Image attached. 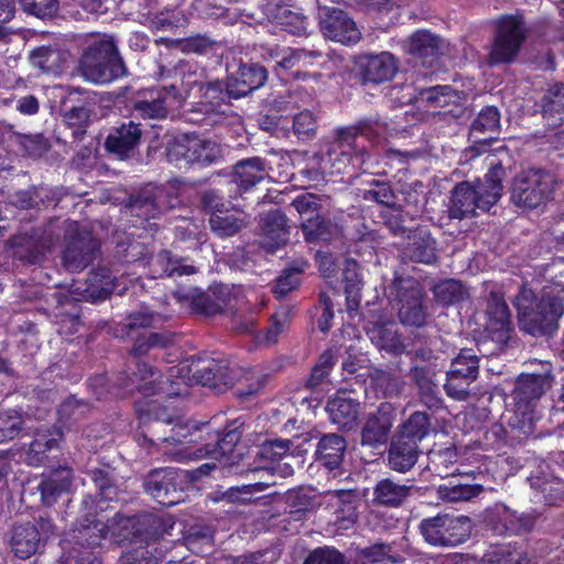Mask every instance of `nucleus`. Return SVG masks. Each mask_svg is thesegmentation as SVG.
I'll list each match as a JSON object with an SVG mask.
<instances>
[{
    "label": "nucleus",
    "mask_w": 564,
    "mask_h": 564,
    "mask_svg": "<svg viewBox=\"0 0 564 564\" xmlns=\"http://www.w3.org/2000/svg\"><path fill=\"white\" fill-rule=\"evenodd\" d=\"M234 425L235 423L220 434L208 423L197 424L177 420L169 433L163 431L162 435L149 437V446H158L160 443L180 444L183 448L172 454L176 462L210 456L221 465L232 468L242 457L238 445L241 433L239 427Z\"/></svg>",
    "instance_id": "obj_1"
},
{
    "label": "nucleus",
    "mask_w": 564,
    "mask_h": 564,
    "mask_svg": "<svg viewBox=\"0 0 564 564\" xmlns=\"http://www.w3.org/2000/svg\"><path fill=\"white\" fill-rule=\"evenodd\" d=\"M520 328L533 336H552L564 314V283L545 284L539 297L522 286L514 299Z\"/></svg>",
    "instance_id": "obj_2"
},
{
    "label": "nucleus",
    "mask_w": 564,
    "mask_h": 564,
    "mask_svg": "<svg viewBox=\"0 0 564 564\" xmlns=\"http://www.w3.org/2000/svg\"><path fill=\"white\" fill-rule=\"evenodd\" d=\"M505 175L503 166L497 163L482 178L457 183L451 191L449 218L462 220L476 217L479 213H489L502 197Z\"/></svg>",
    "instance_id": "obj_3"
},
{
    "label": "nucleus",
    "mask_w": 564,
    "mask_h": 564,
    "mask_svg": "<svg viewBox=\"0 0 564 564\" xmlns=\"http://www.w3.org/2000/svg\"><path fill=\"white\" fill-rule=\"evenodd\" d=\"M76 226L75 221L56 218L50 220L44 228L33 229L31 234L17 235L9 241L12 256L28 263H37L57 243L62 235L67 240Z\"/></svg>",
    "instance_id": "obj_4"
},
{
    "label": "nucleus",
    "mask_w": 564,
    "mask_h": 564,
    "mask_svg": "<svg viewBox=\"0 0 564 564\" xmlns=\"http://www.w3.org/2000/svg\"><path fill=\"white\" fill-rule=\"evenodd\" d=\"M82 75L95 84H107L126 74L113 39L104 36L94 41L84 51L79 63Z\"/></svg>",
    "instance_id": "obj_5"
},
{
    "label": "nucleus",
    "mask_w": 564,
    "mask_h": 564,
    "mask_svg": "<svg viewBox=\"0 0 564 564\" xmlns=\"http://www.w3.org/2000/svg\"><path fill=\"white\" fill-rule=\"evenodd\" d=\"M137 370L131 375H124L120 378V387L127 392L138 390L144 395L162 394L166 398L180 397L187 393V387L184 381H174L172 378L178 377L183 369L178 367L170 368V375L162 378L156 370L143 361H138Z\"/></svg>",
    "instance_id": "obj_6"
},
{
    "label": "nucleus",
    "mask_w": 564,
    "mask_h": 564,
    "mask_svg": "<svg viewBox=\"0 0 564 564\" xmlns=\"http://www.w3.org/2000/svg\"><path fill=\"white\" fill-rule=\"evenodd\" d=\"M556 180L553 174L541 169L520 172L511 185V202L529 209L538 208L552 199Z\"/></svg>",
    "instance_id": "obj_7"
},
{
    "label": "nucleus",
    "mask_w": 564,
    "mask_h": 564,
    "mask_svg": "<svg viewBox=\"0 0 564 564\" xmlns=\"http://www.w3.org/2000/svg\"><path fill=\"white\" fill-rule=\"evenodd\" d=\"M419 528L426 543L440 547H455L466 542L471 533V522L468 517L447 513L425 518Z\"/></svg>",
    "instance_id": "obj_8"
},
{
    "label": "nucleus",
    "mask_w": 564,
    "mask_h": 564,
    "mask_svg": "<svg viewBox=\"0 0 564 564\" xmlns=\"http://www.w3.org/2000/svg\"><path fill=\"white\" fill-rule=\"evenodd\" d=\"M183 182L178 178L169 181L165 185L149 184L131 195L124 205L126 212L133 217L144 220L159 216L162 209V198H167L166 205L174 207L178 203V191Z\"/></svg>",
    "instance_id": "obj_9"
},
{
    "label": "nucleus",
    "mask_w": 564,
    "mask_h": 564,
    "mask_svg": "<svg viewBox=\"0 0 564 564\" xmlns=\"http://www.w3.org/2000/svg\"><path fill=\"white\" fill-rule=\"evenodd\" d=\"M395 294L398 318L406 326L422 327L427 317L425 293L412 278H397L391 285Z\"/></svg>",
    "instance_id": "obj_10"
},
{
    "label": "nucleus",
    "mask_w": 564,
    "mask_h": 564,
    "mask_svg": "<svg viewBox=\"0 0 564 564\" xmlns=\"http://www.w3.org/2000/svg\"><path fill=\"white\" fill-rule=\"evenodd\" d=\"M479 357L471 348H463L452 359L446 372L444 391L455 401H466L471 394V384L479 376Z\"/></svg>",
    "instance_id": "obj_11"
},
{
    "label": "nucleus",
    "mask_w": 564,
    "mask_h": 564,
    "mask_svg": "<svg viewBox=\"0 0 564 564\" xmlns=\"http://www.w3.org/2000/svg\"><path fill=\"white\" fill-rule=\"evenodd\" d=\"M540 372L521 373L514 384L513 400L517 411L523 416L529 415V430L524 433L533 432V415L531 409L541 399V397L552 387L553 375L549 362L541 364Z\"/></svg>",
    "instance_id": "obj_12"
},
{
    "label": "nucleus",
    "mask_w": 564,
    "mask_h": 564,
    "mask_svg": "<svg viewBox=\"0 0 564 564\" xmlns=\"http://www.w3.org/2000/svg\"><path fill=\"white\" fill-rule=\"evenodd\" d=\"M496 29L490 61L491 63L510 62L518 54L525 39L523 19L519 14L503 15L497 20Z\"/></svg>",
    "instance_id": "obj_13"
},
{
    "label": "nucleus",
    "mask_w": 564,
    "mask_h": 564,
    "mask_svg": "<svg viewBox=\"0 0 564 564\" xmlns=\"http://www.w3.org/2000/svg\"><path fill=\"white\" fill-rule=\"evenodd\" d=\"M99 247V241L91 232L77 225L65 242L63 265L69 272L83 271L95 260Z\"/></svg>",
    "instance_id": "obj_14"
},
{
    "label": "nucleus",
    "mask_w": 564,
    "mask_h": 564,
    "mask_svg": "<svg viewBox=\"0 0 564 564\" xmlns=\"http://www.w3.org/2000/svg\"><path fill=\"white\" fill-rule=\"evenodd\" d=\"M145 491L160 505L171 507L182 500V480L172 467L151 470L143 482Z\"/></svg>",
    "instance_id": "obj_15"
},
{
    "label": "nucleus",
    "mask_w": 564,
    "mask_h": 564,
    "mask_svg": "<svg viewBox=\"0 0 564 564\" xmlns=\"http://www.w3.org/2000/svg\"><path fill=\"white\" fill-rule=\"evenodd\" d=\"M229 97L232 95L228 94V88L225 91L219 83H203V90L196 93L198 101L188 109L186 120L193 123H214V117L225 112L223 106Z\"/></svg>",
    "instance_id": "obj_16"
},
{
    "label": "nucleus",
    "mask_w": 564,
    "mask_h": 564,
    "mask_svg": "<svg viewBox=\"0 0 564 564\" xmlns=\"http://www.w3.org/2000/svg\"><path fill=\"white\" fill-rule=\"evenodd\" d=\"M87 475L94 482L97 490L96 496L98 497V500L91 495L85 496L83 498L82 506L85 510L89 511V514H91V511L106 510L108 507H102V502H112L119 500L121 489L119 485V478L115 469L110 468L109 466L101 468L95 467L87 470Z\"/></svg>",
    "instance_id": "obj_17"
},
{
    "label": "nucleus",
    "mask_w": 564,
    "mask_h": 564,
    "mask_svg": "<svg viewBox=\"0 0 564 564\" xmlns=\"http://www.w3.org/2000/svg\"><path fill=\"white\" fill-rule=\"evenodd\" d=\"M438 365L413 364L409 370V377L416 389L419 401L429 410L437 411L444 408L441 395L437 375Z\"/></svg>",
    "instance_id": "obj_18"
},
{
    "label": "nucleus",
    "mask_w": 564,
    "mask_h": 564,
    "mask_svg": "<svg viewBox=\"0 0 564 564\" xmlns=\"http://www.w3.org/2000/svg\"><path fill=\"white\" fill-rule=\"evenodd\" d=\"M165 155L180 169L193 163L209 165L219 159L220 147L218 143H167Z\"/></svg>",
    "instance_id": "obj_19"
},
{
    "label": "nucleus",
    "mask_w": 564,
    "mask_h": 564,
    "mask_svg": "<svg viewBox=\"0 0 564 564\" xmlns=\"http://www.w3.org/2000/svg\"><path fill=\"white\" fill-rule=\"evenodd\" d=\"M319 25L325 37L343 44H356L361 36L354 20L339 9H325Z\"/></svg>",
    "instance_id": "obj_20"
},
{
    "label": "nucleus",
    "mask_w": 564,
    "mask_h": 564,
    "mask_svg": "<svg viewBox=\"0 0 564 564\" xmlns=\"http://www.w3.org/2000/svg\"><path fill=\"white\" fill-rule=\"evenodd\" d=\"M486 313L488 316L487 329L497 344L496 349L500 350L509 341L512 330L510 310L501 294L490 293Z\"/></svg>",
    "instance_id": "obj_21"
},
{
    "label": "nucleus",
    "mask_w": 564,
    "mask_h": 564,
    "mask_svg": "<svg viewBox=\"0 0 564 564\" xmlns=\"http://www.w3.org/2000/svg\"><path fill=\"white\" fill-rule=\"evenodd\" d=\"M172 77L174 82L167 87V93L177 100L196 98V93L203 90L204 72L195 63L180 62L173 68Z\"/></svg>",
    "instance_id": "obj_22"
},
{
    "label": "nucleus",
    "mask_w": 564,
    "mask_h": 564,
    "mask_svg": "<svg viewBox=\"0 0 564 564\" xmlns=\"http://www.w3.org/2000/svg\"><path fill=\"white\" fill-rule=\"evenodd\" d=\"M193 378L202 386L221 392L235 383L238 371L226 360L213 359L196 366Z\"/></svg>",
    "instance_id": "obj_23"
},
{
    "label": "nucleus",
    "mask_w": 564,
    "mask_h": 564,
    "mask_svg": "<svg viewBox=\"0 0 564 564\" xmlns=\"http://www.w3.org/2000/svg\"><path fill=\"white\" fill-rule=\"evenodd\" d=\"M420 494V488L413 481L401 482L394 478L388 477L380 479L373 487V502L383 506L397 508L402 506L409 498Z\"/></svg>",
    "instance_id": "obj_24"
},
{
    "label": "nucleus",
    "mask_w": 564,
    "mask_h": 564,
    "mask_svg": "<svg viewBox=\"0 0 564 564\" xmlns=\"http://www.w3.org/2000/svg\"><path fill=\"white\" fill-rule=\"evenodd\" d=\"M330 422L341 431L354 430L359 422L360 402L346 391H338L327 401Z\"/></svg>",
    "instance_id": "obj_25"
},
{
    "label": "nucleus",
    "mask_w": 564,
    "mask_h": 564,
    "mask_svg": "<svg viewBox=\"0 0 564 564\" xmlns=\"http://www.w3.org/2000/svg\"><path fill=\"white\" fill-rule=\"evenodd\" d=\"M393 416L389 405H381L375 413H370L361 429V445L377 448L387 443Z\"/></svg>",
    "instance_id": "obj_26"
},
{
    "label": "nucleus",
    "mask_w": 564,
    "mask_h": 564,
    "mask_svg": "<svg viewBox=\"0 0 564 564\" xmlns=\"http://www.w3.org/2000/svg\"><path fill=\"white\" fill-rule=\"evenodd\" d=\"M149 268L153 279L180 278L197 272V268L188 258L178 257L170 250H161L153 256L149 261Z\"/></svg>",
    "instance_id": "obj_27"
},
{
    "label": "nucleus",
    "mask_w": 564,
    "mask_h": 564,
    "mask_svg": "<svg viewBox=\"0 0 564 564\" xmlns=\"http://www.w3.org/2000/svg\"><path fill=\"white\" fill-rule=\"evenodd\" d=\"M73 470L69 467H58L41 478L35 487L40 501L45 507H52L59 497L72 486Z\"/></svg>",
    "instance_id": "obj_28"
},
{
    "label": "nucleus",
    "mask_w": 564,
    "mask_h": 564,
    "mask_svg": "<svg viewBox=\"0 0 564 564\" xmlns=\"http://www.w3.org/2000/svg\"><path fill=\"white\" fill-rule=\"evenodd\" d=\"M421 454L422 449L414 441L395 434L388 449V466L394 471L405 474L415 466Z\"/></svg>",
    "instance_id": "obj_29"
},
{
    "label": "nucleus",
    "mask_w": 564,
    "mask_h": 564,
    "mask_svg": "<svg viewBox=\"0 0 564 564\" xmlns=\"http://www.w3.org/2000/svg\"><path fill=\"white\" fill-rule=\"evenodd\" d=\"M95 513H97V511H91V514H89L87 510V516L93 518H87V523H82L80 527L75 530L74 539L76 540V544L80 545L83 550L98 546L102 540L107 539L109 535H113L112 529L117 522L118 514H116L113 519L105 522L101 519H96Z\"/></svg>",
    "instance_id": "obj_30"
},
{
    "label": "nucleus",
    "mask_w": 564,
    "mask_h": 564,
    "mask_svg": "<svg viewBox=\"0 0 564 564\" xmlns=\"http://www.w3.org/2000/svg\"><path fill=\"white\" fill-rule=\"evenodd\" d=\"M366 332L371 343L379 350L391 355H400L404 351L405 347L394 322L369 323L366 327Z\"/></svg>",
    "instance_id": "obj_31"
},
{
    "label": "nucleus",
    "mask_w": 564,
    "mask_h": 564,
    "mask_svg": "<svg viewBox=\"0 0 564 564\" xmlns=\"http://www.w3.org/2000/svg\"><path fill=\"white\" fill-rule=\"evenodd\" d=\"M267 80V70L259 64L241 65L228 83V94L240 98L260 88Z\"/></svg>",
    "instance_id": "obj_32"
},
{
    "label": "nucleus",
    "mask_w": 564,
    "mask_h": 564,
    "mask_svg": "<svg viewBox=\"0 0 564 564\" xmlns=\"http://www.w3.org/2000/svg\"><path fill=\"white\" fill-rule=\"evenodd\" d=\"M445 46L441 37L425 30L416 31L405 43L406 52L422 59L423 64H431L434 57L444 53Z\"/></svg>",
    "instance_id": "obj_33"
},
{
    "label": "nucleus",
    "mask_w": 564,
    "mask_h": 564,
    "mask_svg": "<svg viewBox=\"0 0 564 564\" xmlns=\"http://www.w3.org/2000/svg\"><path fill=\"white\" fill-rule=\"evenodd\" d=\"M286 216L280 210H271L261 218L262 246L270 252L289 240Z\"/></svg>",
    "instance_id": "obj_34"
},
{
    "label": "nucleus",
    "mask_w": 564,
    "mask_h": 564,
    "mask_svg": "<svg viewBox=\"0 0 564 564\" xmlns=\"http://www.w3.org/2000/svg\"><path fill=\"white\" fill-rule=\"evenodd\" d=\"M141 420L145 425L147 430L138 438V442L142 446L149 445V437H156L162 435L161 427L165 425H173L178 417L169 411L166 406L160 405L156 401H152L148 404L147 409L142 410Z\"/></svg>",
    "instance_id": "obj_35"
},
{
    "label": "nucleus",
    "mask_w": 564,
    "mask_h": 564,
    "mask_svg": "<svg viewBox=\"0 0 564 564\" xmlns=\"http://www.w3.org/2000/svg\"><path fill=\"white\" fill-rule=\"evenodd\" d=\"M361 67L366 80L380 84L393 78L398 70V62L389 52L366 55L361 59Z\"/></svg>",
    "instance_id": "obj_36"
},
{
    "label": "nucleus",
    "mask_w": 564,
    "mask_h": 564,
    "mask_svg": "<svg viewBox=\"0 0 564 564\" xmlns=\"http://www.w3.org/2000/svg\"><path fill=\"white\" fill-rule=\"evenodd\" d=\"M167 87L143 90L133 102V110L142 118L162 119L167 115Z\"/></svg>",
    "instance_id": "obj_37"
},
{
    "label": "nucleus",
    "mask_w": 564,
    "mask_h": 564,
    "mask_svg": "<svg viewBox=\"0 0 564 564\" xmlns=\"http://www.w3.org/2000/svg\"><path fill=\"white\" fill-rule=\"evenodd\" d=\"M346 440L335 433L325 434L321 437L316 448V460L325 468L333 471L341 466Z\"/></svg>",
    "instance_id": "obj_38"
},
{
    "label": "nucleus",
    "mask_w": 564,
    "mask_h": 564,
    "mask_svg": "<svg viewBox=\"0 0 564 564\" xmlns=\"http://www.w3.org/2000/svg\"><path fill=\"white\" fill-rule=\"evenodd\" d=\"M41 544L36 524L32 522L15 523L11 530L10 545L20 558L33 555Z\"/></svg>",
    "instance_id": "obj_39"
},
{
    "label": "nucleus",
    "mask_w": 564,
    "mask_h": 564,
    "mask_svg": "<svg viewBox=\"0 0 564 564\" xmlns=\"http://www.w3.org/2000/svg\"><path fill=\"white\" fill-rule=\"evenodd\" d=\"M264 161L259 156L240 160L234 166L232 182L240 192H247L264 177Z\"/></svg>",
    "instance_id": "obj_40"
},
{
    "label": "nucleus",
    "mask_w": 564,
    "mask_h": 564,
    "mask_svg": "<svg viewBox=\"0 0 564 564\" xmlns=\"http://www.w3.org/2000/svg\"><path fill=\"white\" fill-rule=\"evenodd\" d=\"M344 291L348 312H356L361 301L362 281L359 264L354 259H346L343 268Z\"/></svg>",
    "instance_id": "obj_41"
},
{
    "label": "nucleus",
    "mask_w": 564,
    "mask_h": 564,
    "mask_svg": "<svg viewBox=\"0 0 564 564\" xmlns=\"http://www.w3.org/2000/svg\"><path fill=\"white\" fill-rule=\"evenodd\" d=\"M529 481L536 501L552 506L564 498V482L556 477L532 475Z\"/></svg>",
    "instance_id": "obj_42"
},
{
    "label": "nucleus",
    "mask_w": 564,
    "mask_h": 564,
    "mask_svg": "<svg viewBox=\"0 0 564 564\" xmlns=\"http://www.w3.org/2000/svg\"><path fill=\"white\" fill-rule=\"evenodd\" d=\"M166 541L148 542L144 546H139L123 554L120 564H159L167 552Z\"/></svg>",
    "instance_id": "obj_43"
},
{
    "label": "nucleus",
    "mask_w": 564,
    "mask_h": 564,
    "mask_svg": "<svg viewBox=\"0 0 564 564\" xmlns=\"http://www.w3.org/2000/svg\"><path fill=\"white\" fill-rule=\"evenodd\" d=\"M386 124L379 121L360 120L356 123L338 127L335 129V137L338 141H348L350 139H377L386 138Z\"/></svg>",
    "instance_id": "obj_44"
},
{
    "label": "nucleus",
    "mask_w": 564,
    "mask_h": 564,
    "mask_svg": "<svg viewBox=\"0 0 564 564\" xmlns=\"http://www.w3.org/2000/svg\"><path fill=\"white\" fill-rule=\"evenodd\" d=\"M403 253L414 262L432 264L437 259L436 240L430 234H416L410 240Z\"/></svg>",
    "instance_id": "obj_45"
},
{
    "label": "nucleus",
    "mask_w": 564,
    "mask_h": 564,
    "mask_svg": "<svg viewBox=\"0 0 564 564\" xmlns=\"http://www.w3.org/2000/svg\"><path fill=\"white\" fill-rule=\"evenodd\" d=\"M68 53L53 46H41L32 51L30 59L33 66L44 73L57 74L66 64Z\"/></svg>",
    "instance_id": "obj_46"
},
{
    "label": "nucleus",
    "mask_w": 564,
    "mask_h": 564,
    "mask_svg": "<svg viewBox=\"0 0 564 564\" xmlns=\"http://www.w3.org/2000/svg\"><path fill=\"white\" fill-rule=\"evenodd\" d=\"M301 229L305 240L310 243L329 241L337 231L336 225L319 214L304 218Z\"/></svg>",
    "instance_id": "obj_47"
},
{
    "label": "nucleus",
    "mask_w": 564,
    "mask_h": 564,
    "mask_svg": "<svg viewBox=\"0 0 564 564\" xmlns=\"http://www.w3.org/2000/svg\"><path fill=\"white\" fill-rule=\"evenodd\" d=\"M542 115L545 124L555 129L564 122V85L556 84L543 98Z\"/></svg>",
    "instance_id": "obj_48"
},
{
    "label": "nucleus",
    "mask_w": 564,
    "mask_h": 564,
    "mask_svg": "<svg viewBox=\"0 0 564 564\" xmlns=\"http://www.w3.org/2000/svg\"><path fill=\"white\" fill-rule=\"evenodd\" d=\"M214 213L209 217L210 230L219 238H228L237 235L249 225V216Z\"/></svg>",
    "instance_id": "obj_49"
},
{
    "label": "nucleus",
    "mask_w": 564,
    "mask_h": 564,
    "mask_svg": "<svg viewBox=\"0 0 564 564\" xmlns=\"http://www.w3.org/2000/svg\"><path fill=\"white\" fill-rule=\"evenodd\" d=\"M270 56L279 67L283 69H291L294 67L312 65L314 59L321 56V53L317 51L286 47L272 50Z\"/></svg>",
    "instance_id": "obj_50"
},
{
    "label": "nucleus",
    "mask_w": 564,
    "mask_h": 564,
    "mask_svg": "<svg viewBox=\"0 0 564 564\" xmlns=\"http://www.w3.org/2000/svg\"><path fill=\"white\" fill-rule=\"evenodd\" d=\"M431 432V416L426 412L415 411L402 423L397 434L419 445Z\"/></svg>",
    "instance_id": "obj_51"
},
{
    "label": "nucleus",
    "mask_w": 564,
    "mask_h": 564,
    "mask_svg": "<svg viewBox=\"0 0 564 564\" xmlns=\"http://www.w3.org/2000/svg\"><path fill=\"white\" fill-rule=\"evenodd\" d=\"M89 295L95 300L108 297L116 288L117 278L108 268H98L91 271L87 279Z\"/></svg>",
    "instance_id": "obj_52"
},
{
    "label": "nucleus",
    "mask_w": 564,
    "mask_h": 564,
    "mask_svg": "<svg viewBox=\"0 0 564 564\" xmlns=\"http://www.w3.org/2000/svg\"><path fill=\"white\" fill-rule=\"evenodd\" d=\"M62 436L61 430L56 427L39 430L30 444V455L33 454L36 462L42 463L47 457L46 453L58 448Z\"/></svg>",
    "instance_id": "obj_53"
},
{
    "label": "nucleus",
    "mask_w": 564,
    "mask_h": 564,
    "mask_svg": "<svg viewBox=\"0 0 564 564\" xmlns=\"http://www.w3.org/2000/svg\"><path fill=\"white\" fill-rule=\"evenodd\" d=\"M482 491V486L463 484L456 479H451L447 484L440 485L438 496L449 502L467 501L477 497Z\"/></svg>",
    "instance_id": "obj_54"
},
{
    "label": "nucleus",
    "mask_w": 564,
    "mask_h": 564,
    "mask_svg": "<svg viewBox=\"0 0 564 564\" xmlns=\"http://www.w3.org/2000/svg\"><path fill=\"white\" fill-rule=\"evenodd\" d=\"M500 126V115L495 107H487L482 109L470 127V134L476 138L477 133H488L489 135L475 141H496L497 138L492 135Z\"/></svg>",
    "instance_id": "obj_55"
},
{
    "label": "nucleus",
    "mask_w": 564,
    "mask_h": 564,
    "mask_svg": "<svg viewBox=\"0 0 564 564\" xmlns=\"http://www.w3.org/2000/svg\"><path fill=\"white\" fill-rule=\"evenodd\" d=\"M173 343V338L166 333H142L137 336L130 354L133 357L148 355L153 349H163Z\"/></svg>",
    "instance_id": "obj_56"
},
{
    "label": "nucleus",
    "mask_w": 564,
    "mask_h": 564,
    "mask_svg": "<svg viewBox=\"0 0 564 564\" xmlns=\"http://www.w3.org/2000/svg\"><path fill=\"white\" fill-rule=\"evenodd\" d=\"M432 293L435 301L443 306L455 305L466 295L463 284L454 279L440 281L433 286Z\"/></svg>",
    "instance_id": "obj_57"
},
{
    "label": "nucleus",
    "mask_w": 564,
    "mask_h": 564,
    "mask_svg": "<svg viewBox=\"0 0 564 564\" xmlns=\"http://www.w3.org/2000/svg\"><path fill=\"white\" fill-rule=\"evenodd\" d=\"M486 525L497 535H511V509L503 503H496L485 513Z\"/></svg>",
    "instance_id": "obj_58"
},
{
    "label": "nucleus",
    "mask_w": 564,
    "mask_h": 564,
    "mask_svg": "<svg viewBox=\"0 0 564 564\" xmlns=\"http://www.w3.org/2000/svg\"><path fill=\"white\" fill-rule=\"evenodd\" d=\"M364 558L378 564H402L404 557L389 543H375L360 551Z\"/></svg>",
    "instance_id": "obj_59"
},
{
    "label": "nucleus",
    "mask_w": 564,
    "mask_h": 564,
    "mask_svg": "<svg viewBox=\"0 0 564 564\" xmlns=\"http://www.w3.org/2000/svg\"><path fill=\"white\" fill-rule=\"evenodd\" d=\"M142 137L145 139L151 138L141 124L124 119L116 122V124L110 128L105 141H140Z\"/></svg>",
    "instance_id": "obj_60"
},
{
    "label": "nucleus",
    "mask_w": 564,
    "mask_h": 564,
    "mask_svg": "<svg viewBox=\"0 0 564 564\" xmlns=\"http://www.w3.org/2000/svg\"><path fill=\"white\" fill-rule=\"evenodd\" d=\"M438 341V337H429L425 339L417 335L408 355L411 356V359L424 362L423 365H438V356L435 350Z\"/></svg>",
    "instance_id": "obj_61"
},
{
    "label": "nucleus",
    "mask_w": 564,
    "mask_h": 564,
    "mask_svg": "<svg viewBox=\"0 0 564 564\" xmlns=\"http://www.w3.org/2000/svg\"><path fill=\"white\" fill-rule=\"evenodd\" d=\"M156 318H159V315L142 306L138 311L131 312L123 319L120 332L122 335L130 336L134 329L152 327Z\"/></svg>",
    "instance_id": "obj_62"
},
{
    "label": "nucleus",
    "mask_w": 564,
    "mask_h": 564,
    "mask_svg": "<svg viewBox=\"0 0 564 564\" xmlns=\"http://www.w3.org/2000/svg\"><path fill=\"white\" fill-rule=\"evenodd\" d=\"M89 411L90 404L88 402L72 395L62 402L57 413L59 421L64 424H68L83 419Z\"/></svg>",
    "instance_id": "obj_63"
},
{
    "label": "nucleus",
    "mask_w": 564,
    "mask_h": 564,
    "mask_svg": "<svg viewBox=\"0 0 564 564\" xmlns=\"http://www.w3.org/2000/svg\"><path fill=\"white\" fill-rule=\"evenodd\" d=\"M304 271L301 267H291L284 269L281 274L276 278L275 283L272 288V292L276 299H282L288 295L291 291L295 290L300 283V275Z\"/></svg>",
    "instance_id": "obj_64"
}]
</instances>
